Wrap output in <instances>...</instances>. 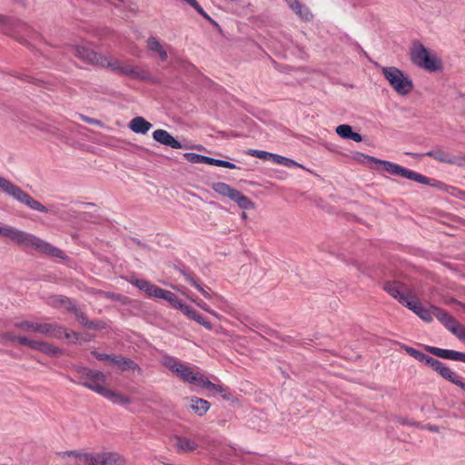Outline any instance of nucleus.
I'll return each instance as SVG.
<instances>
[{"label": "nucleus", "mask_w": 465, "mask_h": 465, "mask_svg": "<svg viewBox=\"0 0 465 465\" xmlns=\"http://www.w3.org/2000/svg\"><path fill=\"white\" fill-rule=\"evenodd\" d=\"M461 362H465V353L464 352L462 354Z\"/></svg>", "instance_id": "3c124183"}, {"label": "nucleus", "mask_w": 465, "mask_h": 465, "mask_svg": "<svg viewBox=\"0 0 465 465\" xmlns=\"http://www.w3.org/2000/svg\"><path fill=\"white\" fill-rule=\"evenodd\" d=\"M205 163L209 164V165L221 166V167H224V168H228V169H236V165L232 163L223 161V160L211 158L208 156L206 158Z\"/></svg>", "instance_id": "c9c22d12"}, {"label": "nucleus", "mask_w": 465, "mask_h": 465, "mask_svg": "<svg viewBox=\"0 0 465 465\" xmlns=\"http://www.w3.org/2000/svg\"><path fill=\"white\" fill-rule=\"evenodd\" d=\"M152 126V124L142 116L134 117L128 124L131 131L140 134H147Z\"/></svg>", "instance_id": "5701e85b"}, {"label": "nucleus", "mask_w": 465, "mask_h": 465, "mask_svg": "<svg viewBox=\"0 0 465 465\" xmlns=\"http://www.w3.org/2000/svg\"><path fill=\"white\" fill-rule=\"evenodd\" d=\"M0 337L5 341H15L21 345L27 346L33 350L39 351L48 355H55L59 352V350L56 347L48 342L39 340H32L25 336H16L9 331L1 333Z\"/></svg>", "instance_id": "1a4fd4ad"}, {"label": "nucleus", "mask_w": 465, "mask_h": 465, "mask_svg": "<svg viewBox=\"0 0 465 465\" xmlns=\"http://www.w3.org/2000/svg\"><path fill=\"white\" fill-rule=\"evenodd\" d=\"M358 155L363 159H365L368 163H373L377 165V170H384L390 173L399 175L405 177L409 180H412L415 182H418L420 183H427L428 178L421 175L420 173H418L414 171L406 169L399 164H396L394 163L389 162V161H383L377 158H374L372 156H369L363 153H358Z\"/></svg>", "instance_id": "423d86ee"}, {"label": "nucleus", "mask_w": 465, "mask_h": 465, "mask_svg": "<svg viewBox=\"0 0 465 465\" xmlns=\"http://www.w3.org/2000/svg\"><path fill=\"white\" fill-rule=\"evenodd\" d=\"M164 300L167 301L173 308L176 309H180V307L183 303L181 300L178 299V297L173 292L170 291H168Z\"/></svg>", "instance_id": "58836bf2"}, {"label": "nucleus", "mask_w": 465, "mask_h": 465, "mask_svg": "<svg viewBox=\"0 0 465 465\" xmlns=\"http://www.w3.org/2000/svg\"><path fill=\"white\" fill-rule=\"evenodd\" d=\"M186 281L193 286L196 290H198L204 298L208 300H213L214 297L217 301H221L222 297L216 294H213L211 289L207 286H204L199 282L194 277L190 274H184Z\"/></svg>", "instance_id": "b1692460"}, {"label": "nucleus", "mask_w": 465, "mask_h": 465, "mask_svg": "<svg viewBox=\"0 0 465 465\" xmlns=\"http://www.w3.org/2000/svg\"><path fill=\"white\" fill-rule=\"evenodd\" d=\"M71 51L76 57L87 64L105 66L107 57L102 56L86 46L72 45Z\"/></svg>", "instance_id": "ddd939ff"}, {"label": "nucleus", "mask_w": 465, "mask_h": 465, "mask_svg": "<svg viewBox=\"0 0 465 465\" xmlns=\"http://www.w3.org/2000/svg\"><path fill=\"white\" fill-rule=\"evenodd\" d=\"M95 356L97 359L101 361H109L112 363V358L114 357V355H109L104 353H95Z\"/></svg>", "instance_id": "a18cd8bd"}, {"label": "nucleus", "mask_w": 465, "mask_h": 465, "mask_svg": "<svg viewBox=\"0 0 465 465\" xmlns=\"http://www.w3.org/2000/svg\"><path fill=\"white\" fill-rule=\"evenodd\" d=\"M426 351L430 352L431 354L442 358V359H449L456 361H461L462 354L463 352L452 351V350H446V349H440L437 347H431V346H426Z\"/></svg>", "instance_id": "412c9836"}, {"label": "nucleus", "mask_w": 465, "mask_h": 465, "mask_svg": "<svg viewBox=\"0 0 465 465\" xmlns=\"http://www.w3.org/2000/svg\"><path fill=\"white\" fill-rule=\"evenodd\" d=\"M439 374L454 384H456L460 381L459 376L455 372H453L449 367H447L444 363L441 366Z\"/></svg>", "instance_id": "473e14b6"}, {"label": "nucleus", "mask_w": 465, "mask_h": 465, "mask_svg": "<svg viewBox=\"0 0 465 465\" xmlns=\"http://www.w3.org/2000/svg\"><path fill=\"white\" fill-rule=\"evenodd\" d=\"M424 363L427 365V366H430L432 370H434L435 371H437L438 373L440 372V370L441 368V366L443 365V362L430 357V356H428L426 361H424Z\"/></svg>", "instance_id": "ea45409f"}, {"label": "nucleus", "mask_w": 465, "mask_h": 465, "mask_svg": "<svg viewBox=\"0 0 465 465\" xmlns=\"http://www.w3.org/2000/svg\"><path fill=\"white\" fill-rule=\"evenodd\" d=\"M192 7H193L202 16H203L207 20H211V17L204 12V10L199 5L196 0H187L185 1Z\"/></svg>", "instance_id": "a19ab883"}, {"label": "nucleus", "mask_w": 465, "mask_h": 465, "mask_svg": "<svg viewBox=\"0 0 465 465\" xmlns=\"http://www.w3.org/2000/svg\"><path fill=\"white\" fill-rule=\"evenodd\" d=\"M147 48L153 53H156L161 61H165L168 58L167 51L170 45H163L156 37L150 36L147 40Z\"/></svg>", "instance_id": "4be33fe9"}, {"label": "nucleus", "mask_w": 465, "mask_h": 465, "mask_svg": "<svg viewBox=\"0 0 465 465\" xmlns=\"http://www.w3.org/2000/svg\"><path fill=\"white\" fill-rule=\"evenodd\" d=\"M190 408L199 416H203L210 409V403L203 399L193 396L189 399Z\"/></svg>", "instance_id": "cd10ccee"}, {"label": "nucleus", "mask_w": 465, "mask_h": 465, "mask_svg": "<svg viewBox=\"0 0 465 465\" xmlns=\"http://www.w3.org/2000/svg\"><path fill=\"white\" fill-rule=\"evenodd\" d=\"M212 189L216 193L228 197L232 201L235 202L242 210H252L254 208V203L251 199L225 183H213L212 184Z\"/></svg>", "instance_id": "9d476101"}, {"label": "nucleus", "mask_w": 465, "mask_h": 465, "mask_svg": "<svg viewBox=\"0 0 465 465\" xmlns=\"http://www.w3.org/2000/svg\"><path fill=\"white\" fill-rule=\"evenodd\" d=\"M78 373L80 379L79 383L81 385L99 395L103 394L107 387V378L104 372L87 368H81L79 369Z\"/></svg>", "instance_id": "6e6552de"}, {"label": "nucleus", "mask_w": 465, "mask_h": 465, "mask_svg": "<svg viewBox=\"0 0 465 465\" xmlns=\"http://www.w3.org/2000/svg\"><path fill=\"white\" fill-rule=\"evenodd\" d=\"M411 60L417 66L429 72H436L442 69V62L438 55L422 45H415L412 48Z\"/></svg>", "instance_id": "0eeeda50"}, {"label": "nucleus", "mask_w": 465, "mask_h": 465, "mask_svg": "<svg viewBox=\"0 0 465 465\" xmlns=\"http://www.w3.org/2000/svg\"><path fill=\"white\" fill-rule=\"evenodd\" d=\"M272 162L274 163H277V164L286 166V167L301 166L298 163H296L295 161H293L290 158H287V157H284V156H282L279 154H274V153H273Z\"/></svg>", "instance_id": "72a5a7b5"}, {"label": "nucleus", "mask_w": 465, "mask_h": 465, "mask_svg": "<svg viewBox=\"0 0 465 465\" xmlns=\"http://www.w3.org/2000/svg\"><path fill=\"white\" fill-rule=\"evenodd\" d=\"M247 153L251 156H255L265 161H272L273 156V153H272L255 149H250Z\"/></svg>", "instance_id": "e433bc0d"}, {"label": "nucleus", "mask_w": 465, "mask_h": 465, "mask_svg": "<svg viewBox=\"0 0 465 465\" xmlns=\"http://www.w3.org/2000/svg\"><path fill=\"white\" fill-rule=\"evenodd\" d=\"M424 155L430 156L440 163L460 164V162L455 156H453L440 149H437L434 151H429V152L425 153Z\"/></svg>", "instance_id": "a878e982"}, {"label": "nucleus", "mask_w": 465, "mask_h": 465, "mask_svg": "<svg viewBox=\"0 0 465 465\" xmlns=\"http://www.w3.org/2000/svg\"><path fill=\"white\" fill-rule=\"evenodd\" d=\"M407 307L410 310H411L414 313H416L421 320L427 322H430L432 321L433 316L436 318L434 309H439L436 306L425 308L420 303L413 300L407 301Z\"/></svg>", "instance_id": "f3484780"}, {"label": "nucleus", "mask_w": 465, "mask_h": 465, "mask_svg": "<svg viewBox=\"0 0 465 465\" xmlns=\"http://www.w3.org/2000/svg\"><path fill=\"white\" fill-rule=\"evenodd\" d=\"M197 322L200 323L201 325L204 326L208 330H212V328H213L211 322L206 321L203 316L199 319V321H197Z\"/></svg>", "instance_id": "49530a36"}, {"label": "nucleus", "mask_w": 465, "mask_h": 465, "mask_svg": "<svg viewBox=\"0 0 465 465\" xmlns=\"http://www.w3.org/2000/svg\"><path fill=\"white\" fill-rule=\"evenodd\" d=\"M112 363L117 366L122 371H137L141 372V368L132 360L122 357V356H114L112 358Z\"/></svg>", "instance_id": "393cba45"}, {"label": "nucleus", "mask_w": 465, "mask_h": 465, "mask_svg": "<svg viewBox=\"0 0 465 465\" xmlns=\"http://www.w3.org/2000/svg\"><path fill=\"white\" fill-rule=\"evenodd\" d=\"M201 317L202 315L197 311H195L191 319L197 322Z\"/></svg>", "instance_id": "09e8293b"}, {"label": "nucleus", "mask_w": 465, "mask_h": 465, "mask_svg": "<svg viewBox=\"0 0 465 465\" xmlns=\"http://www.w3.org/2000/svg\"><path fill=\"white\" fill-rule=\"evenodd\" d=\"M81 119L83 121H84L85 123L90 124H95V125H98V126H102L103 125L101 121H99L97 119L90 118V117L85 116V115H81Z\"/></svg>", "instance_id": "c03bdc74"}, {"label": "nucleus", "mask_w": 465, "mask_h": 465, "mask_svg": "<svg viewBox=\"0 0 465 465\" xmlns=\"http://www.w3.org/2000/svg\"><path fill=\"white\" fill-rule=\"evenodd\" d=\"M175 446L179 451L186 452L194 450L198 445L193 440L185 437H178L176 438Z\"/></svg>", "instance_id": "c756f323"}, {"label": "nucleus", "mask_w": 465, "mask_h": 465, "mask_svg": "<svg viewBox=\"0 0 465 465\" xmlns=\"http://www.w3.org/2000/svg\"><path fill=\"white\" fill-rule=\"evenodd\" d=\"M183 157L190 163H205L207 156L193 153H186L183 154Z\"/></svg>", "instance_id": "4c0bfd02"}, {"label": "nucleus", "mask_w": 465, "mask_h": 465, "mask_svg": "<svg viewBox=\"0 0 465 465\" xmlns=\"http://www.w3.org/2000/svg\"><path fill=\"white\" fill-rule=\"evenodd\" d=\"M62 458L75 457L85 465H124L125 459L116 452L76 453L61 452Z\"/></svg>", "instance_id": "7ed1b4c3"}, {"label": "nucleus", "mask_w": 465, "mask_h": 465, "mask_svg": "<svg viewBox=\"0 0 465 465\" xmlns=\"http://www.w3.org/2000/svg\"><path fill=\"white\" fill-rule=\"evenodd\" d=\"M36 333L49 335L57 339L65 338L69 342H74L78 339L77 333L51 323L37 322Z\"/></svg>", "instance_id": "9b49d317"}, {"label": "nucleus", "mask_w": 465, "mask_h": 465, "mask_svg": "<svg viewBox=\"0 0 465 465\" xmlns=\"http://www.w3.org/2000/svg\"><path fill=\"white\" fill-rule=\"evenodd\" d=\"M163 364L183 381L203 388L210 393H221L223 398L229 400L230 397L226 390L223 386L209 381L198 368L186 365L171 356L163 357Z\"/></svg>", "instance_id": "f257e3e1"}, {"label": "nucleus", "mask_w": 465, "mask_h": 465, "mask_svg": "<svg viewBox=\"0 0 465 465\" xmlns=\"http://www.w3.org/2000/svg\"><path fill=\"white\" fill-rule=\"evenodd\" d=\"M105 66L110 67L114 71H118L134 78H139L143 80L148 79V74L145 71L132 64H124L117 60H110L106 58Z\"/></svg>", "instance_id": "4468645a"}, {"label": "nucleus", "mask_w": 465, "mask_h": 465, "mask_svg": "<svg viewBox=\"0 0 465 465\" xmlns=\"http://www.w3.org/2000/svg\"><path fill=\"white\" fill-rule=\"evenodd\" d=\"M436 318L460 341H465V327L441 309H434Z\"/></svg>", "instance_id": "f8f14e48"}, {"label": "nucleus", "mask_w": 465, "mask_h": 465, "mask_svg": "<svg viewBox=\"0 0 465 465\" xmlns=\"http://www.w3.org/2000/svg\"><path fill=\"white\" fill-rule=\"evenodd\" d=\"M11 229H12L11 225L0 224V236L8 238Z\"/></svg>", "instance_id": "37998d69"}, {"label": "nucleus", "mask_w": 465, "mask_h": 465, "mask_svg": "<svg viewBox=\"0 0 465 465\" xmlns=\"http://www.w3.org/2000/svg\"><path fill=\"white\" fill-rule=\"evenodd\" d=\"M385 291L393 298L397 299L401 303L407 306V301H411L405 295V288L399 282H388L384 287Z\"/></svg>", "instance_id": "aec40b11"}, {"label": "nucleus", "mask_w": 465, "mask_h": 465, "mask_svg": "<svg viewBox=\"0 0 465 465\" xmlns=\"http://www.w3.org/2000/svg\"><path fill=\"white\" fill-rule=\"evenodd\" d=\"M104 397L105 399L109 400L113 403L119 404V405H124L131 402V400L129 397L117 392L115 391H113L109 389L108 387L105 388L104 391L101 395Z\"/></svg>", "instance_id": "c85d7f7f"}, {"label": "nucleus", "mask_w": 465, "mask_h": 465, "mask_svg": "<svg viewBox=\"0 0 465 465\" xmlns=\"http://www.w3.org/2000/svg\"><path fill=\"white\" fill-rule=\"evenodd\" d=\"M178 290L180 291V289H178ZM181 292H183V294H184L188 299H190L193 302H194L202 310L215 316L216 318H219V314L217 312H215L214 311H213L207 303H205L204 302H203L197 298H194L193 295H191L190 293H187L186 292H183L182 290H181Z\"/></svg>", "instance_id": "7c9ffc66"}, {"label": "nucleus", "mask_w": 465, "mask_h": 465, "mask_svg": "<svg viewBox=\"0 0 465 465\" xmlns=\"http://www.w3.org/2000/svg\"><path fill=\"white\" fill-rule=\"evenodd\" d=\"M242 217L243 219H246V217H247L246 213H242Z\"/></svg>", "instance_id": "603ef678"}, {"label": "nucleus", "mask_w": 465, "mask_h": 465, "mask_svg": "<svg viewBox=\"0 0 465 465\" xmlns=\"http://www.w3.org/2000/svg\"><path fill=\"white\" fill-rule=\"evenodd\" d=\"M153 138L159 143L173 149L185 148L179 141H177L173 135H171L167 131L163 129H157L153 131Z\"/></svg>", "instance_id": "a211bd4d"}, {"label": "nucleus", "mask_w": 465, "mask_h": 465, "mask_svg": "<svg viewBox=\"0 0 465 465\" xmlns=\"http://www.w3.org/2000/svg\"><path fill=\"white\" fill-rule=\"evenodd\" d=\"M0 190L7 195L16 200L18 203L26 205L28 208L40 213H47L48 209L39 201L34 199L31 195L22 190L12 182L0 176Z\"/></svg>", "instance_id": "39448f33"}, {"label": "nucleus", "mask_w": 465, "mask_h": 465, "mask_svg": "<svg viewBox=\"0 0 465 465\" xmlns=\"http://www.w3.org/2000/svg\"><path fill=\"white\" fill-rule=\"evenodd\" d=\"M9 24H10V19L7 16L0 14V25H7Z\"/></svg>", "instance_id": "de8ad7c7"}, {"label": "nucleus", "mask_w": 465, "mask_h": 465, "mask_svg": "<svg viewBox=\"0 0 465 465\" xmlns=\"http://www.w3.org/2000/svg\"><path fill=\"white\" fill-rule=\"evenodd\" d=\"M401 347L409 355H411V357H413L414 359L418 360L420 362L424 363L428 357V355L422 353L421 351L414 348L409 347L407 345H402Z\"/></svg>", "instance_id": "f704fd0d"}, {"label": "nucleus", "mask_w": 465, "mask_h": 465, "mask_svg": "<svg viewBox=\"0 0 465 465\" xmlns=\"http://www.w3.org/2000/svg\"><path fill=\"white\" fill-rule=\"evenodd\" d=\"M381 74L390 86L400 95H408L413 90V83L409 75L395 66L381 67Z\"/></svg>", "instance_id": "20e7f679"}, {"label": "nucleus", "mask_w": 465, "mask_h": 465, "mask_svg": "<svg viewBox=\"0 0 465 465\" xmlns=\"http://www.w3.org/2000/svg\"><path fill=\"white\" fill-rule=\"evenodd\" d=\"M49 303L54 307H57V308L64 307L68 311L74 312L75 313L76 318L80 321V322L83 325L88 324V322L85 319V317L83 315V313L77 310L74 302H72L68 298L63 297V296H53L50 298Z\"/></svg>", "instance_id": "dca6fc26"}, {"label": "nucleus", "mask_w": 465, "mask_h": 465, "mask_svg": "<svg viewBox=\"0 0 465 465\" xmlns=\"http://www.w3.org/2000/svg\"><path fill=\"white\" fill-rule=\"evenodd\" d=\"M336 134L343 139H351L354 142L360 143L362 141V136L352 131V128L349 124H341L336 127Z\"/></svg>", "instance_id": "bb28decb"}, {"label": "nucleus", "mask_w": 465, "mask_h": 465, "mask_svg": "<svg viewBox=\"0 0 465 465\" xmlns=\"http://www.w3.org/2000/svg\"><path fill=\"white\" fill-rule=\"evenodd\" d=\"M456 385H458L459 387L465 391V383L460 380L456 383Z\"/></svg>", "instance_id": "8fccbe9b"}, {"label": "nucleus", "mask_w": 465, "mask_h": 465, "mask_svg": "<svg viewBox=\"0 0 465 465\" xmlns=\"http://www.w3.org/2000/svg\"><path fill=\"white\" fill-rule=\"evenodd\" d=\"M14 327L19 329L24 332H35L37 328V322L30 321L15 322Z\"/></svg>", "instance_id": "2f4dec72"}, {"label": "nucleus", "mask_w": 465, "mask_h": 465, "mask_svg": "<svg viewBox=\"0 0 465 465\" xmlns=\"http://www.w3.org/2000/svg\"><path fill=\"white\" fill-rule=\"evenodd\" d=\"M8 239L16 244L35 248L39 252L51 257H56L62 260L66 258L62 250L53 246L49 242L36 237L34 234L16 229L13 226L10 231Z\"/></svg>", "instance_id": "f03ea898"}, {"label": "nucleus", "mask_w": 465, "mask_h": 465, "mask_svg": "<svg viewBox=\"0 0 465 465\" xmlns=\"http://www.w3.org/2000/svg\"><path fill=\"white\" fill-rule=\"evenodd\" d=\"M179 310H181L182 312L190 319L192 318V316L193 315V313L195 312L194 309H193L191 306H189L185 303H183Z\"/></svg>", "instance_id": "79ce46f5"}, {"label": "nucleus", "mask_w": 465, "mask_h": 465, "mask_svg": "<svg viewBox=\"0 0 465 465\" xmlns=\"http://www.w3.org/2000/svg\"><path fill=\"white\" fill-rule=\"evenodd\" d=\"M292 12L302 20L310 22L313 19L311 9L300 0H284Z\"/></svg>", "instance_id": "6ab92c4d"}, {"label": "nucleus", "mask_w": 465, "mask_h": 465, "mask_svg": "<svg viewBox=\"0 0 465 465\" xmlns=\"http://www.w3.org/2000/svg\"><path fill=\"white\" fill-rule=\"evenodd\" d=\"M130 282L141 291L144 292L150 297H155L164 300L168 291L162 289L145 280L132 278Z\"/></svg>", "instance_id": "2eb2a0df"}]
</instances>
